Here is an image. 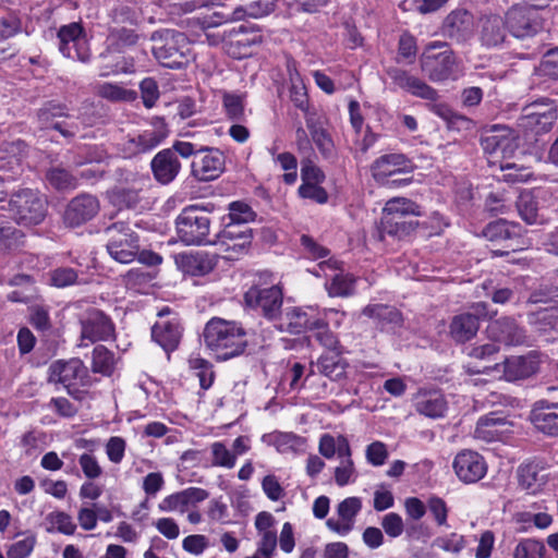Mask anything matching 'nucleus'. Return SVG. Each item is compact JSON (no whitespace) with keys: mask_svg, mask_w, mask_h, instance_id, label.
Segmentation results:
<instances>
[{"mask_svg":"<svg viewBox=\"0 0 558 558\" xmlns=\"http://www.w3.org/2000/svg\"><path fill=\"white\" fill-rule=\"evenodd\" d=\"M203 338L206 347L219 360H229L242 354L247 345L245 330L235 322L211 318L205 326Z\"/></svg>","mask_w":558,"mask_h":558,"instance_id":"1","label":"nucleus"},{"mask_svg":"<svg viewBox=\"0 0 558 558\" xmlns=\"http://www.w3.org/2000/svg\"><path fill=\"white\" fill-rule=\"evenodd\" d=\"M421 215L420 206L405 197H393L383 208L380 223L377 227L379 240L386 235L402 240L409 236L418 226L414 219Z\"/></svg>","mask_w":558,"mask_h":558,"instance_id":"2","label":"nucleus"},{"mask_svg":"<svg viewBox=\"0 0 558 558\" xmlns=\"http://www.w3.org/2000/svg\"><path fill=\"white\" fill-rule=\"evenodd\" d=\"M57 118L71 119L72 114L64 104L56 101H47L37 112V119L43 129H53L60 132L64 137H73L83 128L95 125L99 116L95 112L93 107H85L80 111L75 121H54Z\"/></svg>","mask_w":558,"mask_h":558,"instance_id":"3","label":"nucleus"},{"mask_svg":"<svg viewBox=\"0 0 558 558\" xmlns=\"http://www.w3.org/2000/svg\"><path fill=\"white\" fill-rule=\"evenodd\" d=\"M8 210L16 223L37 226L46 218L48 202L37 190L23 187L11 193Z\"/></svg>","mask_w":558,"mask_h":558,"instance_id":"4","label":"nucleus"},{"mask_svg":"<svg viewBox=\"0 0 558 558\" xmlns=\"http://www.w3.org/2000/svg\"><path fill=\"white\" fill-rule=\"evenodd\" d=\"M153 54L166 68L181 69L187 63V41L183 33L165 29L151 35Z\"/></svg>","mask_w":558,"mask_h":558,"instance_id":"5","label":"nucleus"},{"mask_svg":"<svg viewBox=\"0 0 558 558\" xmlns=\"http://www.w3.org/2000/svg\"><path fill=\"white\" fill-rule=\"evenodd\" d=\"M175 225L178 236L186 245L213 244V241L208 240L211 220L204 207H185L178 216Z\"/></svg>","mask_w":558,"mask_h":558,"instance_id":"6","label":"nucleus"},{"mask_svg":"<svg viewBox=\"0 0 558 558\" xmlns=\"http://www.w3.org/2000/svg\"><path fill=\"white\" fill-rule=\"evenodd\" d=\"M106 247L110 257L121 264L132 263L140 251V236L130 223L118 221L108 226L105 231Z\"/></svg>","mask_w":558,"mask_h":558,"instance_id":"7","label":"nucleus"},{"mask_svg":"<svg viewBox=\"0 0 558 558\" xmlns=\"http://www.w3.org/2000/svg\"><path fill=\"white\" fill-rule=\"evenodd\" d=\"M167 123L162 118H153L148 128L141 132L128 134L118 144L119 151L124 158H133L141 154H146L157 146L168 136Z\"/></svg>","mask_w":558,"mask_h":558,"instance_id":"8","label":"nucleus"},{"mask_svg":"<svg viewBox=\"0 0 558 558\" xmlns=\"http://www.w3.org/2000/svg\"><path fill=\"white\" fill-rule=\"evenodd\" d=\"M422 71L433 82L450 78L456 70V58L446 43L429 44L421 57Z\"/></svg>","mask_w":558,"mask_h":558,"instance_id":"9","label":"nucleus"},{"mask_svg":"<svg viewBox=\"0 0 558 558\" xmlns=\"http://www.w3.org/2000/svg\"><path fill=\"white\" fill-rule=\"evenodd\" d=\"M118 181L122 184L108 193L110 203L122 208H135L141 202V193L150 184L148 175L125 169L118 170Z\"/></svg>","mask_w":558,"mask_h":558,"instance_id":"10","label":"nucleus"},{"mask_svg":"<svg viewBox=\"0 0 558 558\" xmlns=\"http://www.w3.org/2000/svg\"><path fill=\"white\" fill-rule=\"evenodd\" d=\"M50 381L60 383L70 395L88 385V371L78 359L57 361L50 366Z\"/></svg>","mask_w":558,"mask_h":558,"instance_id":"11","label":"nucleus"},{"mask_svg":"<svg viewBox=\"0 0 558 558\" xmlns=\"http://www.w3.org/2000/svg\"><path fill=\"white\" fill-rule=\"evenodd\" d=\"M59 50L70 59L87 62L90 57L84 29L80 23L63 25L58 31Z\"/></svg>","mask_w":558,"mask_h":558,"instance_id":"12","label":"nucleus"},{"mask_svg":"<svg viewBox=\"0 0 558 558\" xmlns=\"http://www.w3.org/2000/svg\"><path fill=\"white\" fill-rule=\"evenodd\" d=\"M226 156L216 147L204 146L192 160L191 174L199 182L216 180L225 171Z\"/></svg>","mask_w":558,"mask_h":558,"instance_id":"13","label":"nucleus"},{"mask_svg":"<svg viewBox=\"0 0 558 558\" xmlns=\"http://www.w3.org/2000/svg\"><path fill=\"white\" fill-rule=\"evenodd\" d=\"M539 369V359L536 352H531L524 356H511L504 361V363H496L493 367L485 366L484 372L495 371L501 373L508 381H515L529 378L536 374Z\"/></svg>","mask_w":558,"mask_h":558,"instance_id":"14","label":"nucleus"},{"mask_svg":"<svg viewBox=\"0 0 558 558\" xmlns=\"http://www.w3.org/2000/svg\"><path fill=\"white\" fill-rule=\"evenodd\" d=\"M282 291L278 286L270 288L252 287L244 294L245 303L252 308H258L268 319L276 318L282 306Z\"/></svg>","mask_w":558,"mask_h":558,"instance_id":"15","label":"nucleus"},{"mask_svg":"<svg viewBox=\"0 0 558 558\" xmlns=\"http://www.w3.org/2000/svg\"><path fill=\"white\" fill-rule=\"evenodd\" d=\"M452 468L458 478L466 484L478 482L487 472L485 459L470 449L457 453Z\"/></svg>","mask_w":558,"mask_h":558,"instance_id":"16","label":"nucleus"},{"mask_svg":"<svg viewBox=\"0 0 558 558\" xmlns=\"http://www.w3.org/2000/svg\"><path fill=\"white\" fill-rule=\"evenodd\" d=\"M505 22L507 32L517 38L531 37L541 27L535 11L526 5H514L509 9Z\"/></svg>","mask_w":558,"mask_h":558,"instance_id":"17","label":"nucleus"},{"mask_svg":"<svg viewBox=\"0 0 558 558\" xmlns=\"http://www.w3.org/2000/svg\"><path fill=\"white\" fill-rule=\"evenodd\" d=\"M82 339L90 342L107 341L114 335V326L110 317L98 308H90L81 318Z\"/></svg>","mask_w":558,"mask_h":558,"instance_id":"18","label":"nucleus"},{"mask_svg":"<svg viewBox=\"0 0 558 558\" xmlns=\"http://www.w3.org/2000/svg\"><path fill=\"white\" fill-rule=\"evenodd\" d=\"M168 314H170L169 307H165L158 313L159 320L151 327V338L169 353L178 348L182 337V327L177 317L165 319Z\"/></svg>","mask_w":558,"mask_h":558,"instance_id":"19","label":"nucleus"},{"mask_svg":"<svg viewBox=\"0 0 558 558\" xmlns=\"http://www.w3.org/2000/svg\"><path fill=\"white\" fill-rule=\"evenodd\" d=\"M512 426L506 416L492 412L478 418L473 436L485 442L502 441L512 432Z\"/></svg>","mask_w":558,"mask_h":558,"instance_id":"20","label":"nucleus"},{"mask_svg":"<svg viewBox=\"0 0 558 558\" xmlns=\"http://www.w3.org/2000/svg\"><path fill=\"white\" fill-rule=\"evenodd\" d=\"M557 120V110L550 105L532 104L523 109L519 125L535 134L548 132Z\"/></svg>","mask_w":558,"mask_h":558,"instance_id":"21","label":"nucleus"},{"mask_svg":"<svg viewBox=\"0 0 558 558\" xmlns=\"http://www.w3.org/2000/svg\"><path fill=\"white\" fill-rule=\"evenodd\" d=\"M362 315L372 319L380 331L396 333L404 324L402 313L392 305L375 303L362 310Z\"/></svg>","mask_w":558,"mask_h":558,"instance_id":"22","label":"nucleus"},{"mask_svg":"<svg viewBox=\"0 0 558 558\" xmlns=\"http://www.w3.org/2000/svg\"><path fill=\"white\" fill-rule=\"evenodd\" d=\"M546 469L547 464L543 459L524 461L517 470L519 486L531 495L539 493L547 482Z\"/></svg>","mask_w":558,"mask_h":558,"instance_id":"23","label":"nucleus"},{"mask_svg":"<svg viewBox=\"0 0 558 558\" xmlns=\"http://www.w3.org/2000/svg\"><path fill=\"white\" fill-rule=\"evenodd\" d=\"M262 43V35L251 31L245 25L229 28L226 52L234 58L242 59L251 56L252 47Z\"/></svg>","mask_w":558,"mask_h":558,"instance_id":"24","label":"nucleus"},{"mask_svg":"<svg viewBox=\"0 0 558 558\" xmlns=\"http://www.w3.org/2000/svg\"><path fill=\"white\" fill-rule=\"evenodd\" d=\"M487 332L489 339L506 345L522 344L526 338L524 328L513 317L509 316L493 320L487 327Z\"/></svg>","mask_w":558,"mask_h":558,"instance_id":"25","label":"nucleus"},{"mask_svg":"<svg viewBox=\"0 0 558 558\" xmlns=\"http://www.w3.org/2000/svg\"><path fill=\"white\" fill-rule=\"evenodd\" d=\"M98 211V199L90 194H81L68 204L63 219L68 226L78 227L93 219Z\"/></svg>","mask_w":558,"mask_h":558,"instance_id":"26","label":"nucleus"},{"mask_svg":"<svg viewBox=\"0 0 558 558\" xmlns=\"http://www.w3.org/2000/svg\"><path fill=\"white\" fill-rule=\"evenodd\" d=\"M507 34L505 19L500 15H484L477 22L478 39L487 48L501 46L506 41Z\"/></svg>","mask_w":558,"mask_h":558,"instance_id":"27","label":"nucleus"},{"mask_svg":"<svg viewBox=\"0 0 558 558\" xmlns=\"http://www.w3.org/2000/svg\"><path fill=\"white\" fill-rule=\"evenodd\" d=\"M530 421L539 433L558 437V403L541 401L534 405Z\"/></svg>","mask_w":558,"mask_h":558,"instance_id":"28","label":"nucleus"},{"mask_svg":"<svg viewBox=\"0 0 558 558\" xmlns=\"http://www.w3.org/2000/svg\"><path fill=\"white\" fill-rule=\"evenodd\" d=\"M252 239L253 235H241V233L235 234L229 230H221L213 244L219 246L225 259L235 260L247 253Z\"/></svg>","mask_w":558,"mask_h":558,"instance_id":"29","label":"nucleus"},{"mask_svg":"<svg viewBox=\"0 0 558 558\" xmlns=\"http://www.w3.org/2000/svg\"><path fill=\"white\" fill-rule=\"evenodd\" d=\"M473 25V15L464 9H458L449 13L445 19L442 33L450 39L461 43L471 37Z\"/></svg>","mask_w":558,"mask_h":558,"instance_id":"30","label":"nucleus"},{"mask_svg":"<svg viewBox=\"0 0 558 558\" xmlns=\"http://www.w3.org/2000/svg\"><path fill=\"white\" fill-rule=\"evenodd\" d=\"M150 168L154 178L160 184L172 182L181 170V162L175 151L169 148L162 149L151 159Z\"/></svg>","mask_w":558,"mask_h":558,"instance_id":"31","label":"nucleus"},{"mask_svg":"<svg viewBox=\"0 0 558 558\" xmlns=\"http://www.w3.org/2000/svg\"><path fill=\"white\" fill-rule=\"evenodd\" d=\"M389 75L396 85L415 97L429 101H435L439 98L436 89L427 85L421 78L409 74L407 71L393 69L389 71Z\"/></svg>","mask_w":558,"mask_h":558,"instance_id":"32","label":"nucleus"},{"mask_svg":"<svg viewBox=\"0 0 558 558\" xmlns=\"http://www.w3.org/2000/svg\"><path fill=\"white\" fill-rule=\"evenodd\" d=\"M208 497L209 493L206 489L189 487L163 498L159 504V509L161 511L180 510L181 512H184L189 507L195 506L198 502L206 500Z\"/></svg>","mask_w":558,"mask_h":558,"instance_id":"33","label":"nucleus"},{"mask_svg":"<svg viewBox=\"0 0 558 558\" xmlns=\"http://www.w3.org/2000/svg\"><path fill=\"white\" fill-rule=\"evenodd\" d=\"M371 170L376 181H385L397 173L411 171V165L404 155L389 154L377 158Z\"/></svg>","mask_w":558,"mask_h":558,"instance_id":"34","label":"nucleus"},{"mask_svg":"<svg viewBox=\"0 0 558 558\" xmlns=\"http://www.w3.org/2000/svg\"><path fill=\"white\" fill-rule=\"evenodd\" d=\"M286 331L291 335H301L307 330H313L314 327L320 326L322 318L308 313L300 307H294L286 313L284 316Z\"/></svg>","mask_w":558,"mask_h":558,"instance_id":"35","label":"nucleus"},{"mask_svg":"<svg viewBox=\"0 0 558 558\" xmlns=\"http://www.w3.org/2000/svg\"><path fill=\"white\" fill-rule=\"evenodd\" d=\"M306 128L311 133L312 142L316 145L324 158L330 159L335 155L333 142L323 126V123L313 113L306 114Z\"/></svg>","mask_w":558,"mask_h":558,"instance_id":"36","label":"nucleus"},{"mask_svg":"<svg viewBox=\"0 0 558 558\" xmlns=\"http://www.w3.org/2000/svg\"><path fill=\"white\" fill-rule=\"evenodd\" d=\"M478 328L476 318L464 312L452 317L449 335L456 342L464 343L476 336Z\"/></svg>","mask_w":558,"mask_h":558,"instance_id":"37","label":"nucleus"},{"mask_svg":"<svg viewBox=\"0 0 558 558\" xmlns=\"http://www.w3.org/2000/svg\"><path fill=\"white\" fill-rule=\"evenodd\" d=\"M415 409L425 416L440 417L447 410V402L439 391H424L416 396Z\"/></svg>","mask_w":558,"mask_h":558,"instance_id":"38","label":"nucleus"},{"mask_svg":"<svg viewBox=\"0 0 558 558\" xmlns=\"http://www.w3.org/2000/svg\"><path fill=\"white\" fill-rule=\"evenodd\" d=\"M348 363L341 356V351L325 353L316 361L317 372L331 380H339L345 375Z\"/></svg>","mask_w":558,"mask_h":558,"instance_id":"39","label":"nucleus"},{"mask_svg":"<svg viewBox=\"0 0 558 558\" xmlns=\"http://www.w3.org/2000/svg\"><path fill=\"white\" fill-rule=\"evenodd\" d=\"M529 324L539 335L558 329V306H549L529 315Z\"/></svg>","mask_w":558,"mask_h":558,"instance_id":"40","label":"nucleus"},{"mask_svg":"<svg viewBox=\"0 0 558 558\" xmlns=\"http://www.w3.org/2000/svg\"><path fill=\"white\" fill-rule=\"evenodd\" d=\"M219 255L205 252L185 256L186 270L193 276H204L217 266Z\"/></svg>","mask_w":558,"mask_h":558,"instance_id":"41","label":"nucleus"},{"mask_svg":"<svg viewBox=\"0 0 558 558\" xmlns=\"http://www.w3.org/2000/svg\"><path fill=\"white\" fill-rule=\"evenodd\" d=\"M517 209L519 216L527 225H534L538 221V206L537 201L530 191L520 193L517 201Z\"/></svg>","mask_w":558,"mask_h":558,"instance_id":"42","label":"nucleus"},{"mask_svg":"<svg viewBox=\"0 0 558 558\" xmlns=\"http://www.w3.org/2000/svg\"><path fill=\"white\" fill-rule=\"evenodd\" d=\"M274 8L275 0H253L245 5L235 8L233 19L243 20L245 16L257 19L269 14Z\"/></svg>","mask_w":558,"mask_h":558,"instance_id":"43","label":"nucleus"},{"mask_svg":"<svg viewBox=\"0 0 558 558\" xmlns=\"http://www.w3.org/2000/svg\"><path fill=\"white\" fill-rule=\"evenodd\" d=\"M355 279L352 275L343 271L336 274L327 284V290L331 296H349L354 292Z\"/></svg>","mask_w":558,"mask_h":558,"instance_id":"44","label":"nucleus"},{"mask_svg":"<svg viewBox=\"0 0 558 558\" xmlns=\"http://www.w3.org/2000/svg\"><path fill=\"white\" fill-rule=\"evenodd\" d=\"M98 95L110 101H133L136 99V92L111 83L99 85Z\"/></svg>","mask_w":558,"mask_h":558,"instance_id":"45","label":"nucleus"},{"mask_svg":"<svg viewBox=\"0 0 558 558\" xmlns=\"http://www.w3.org/2000/svg\"><path fill=\"white\" fill-rule=\"evenodd\" d=\"M545 545L537 539L524 538L519 542L513 551V558H545Z\"/></svg>","mask_w":558,"mask_h":558,"instance_id":"46","label":"nucleus"},{"mask_svg":"<svg viewBox=\"0 0 558 558\" xmlns=\"http://www.w3.org/2000/svg\"><path fill=\"white\" fill-rule=\"evenodd\" d=\"M26 145L23 141L3 142L0 144V160L5 161L9 167L20 163L24 156Z\"/></svg>","mask_w":558,"mask_h":558,"instance_id":"47","label":"nucleus"},{"mask_svg":"<svg viewBox=\"0 0 558 558\" xmlns=\"http://www.w3.org/2000/svg\"><path fill=\"white\" fill-rule=\"evenodd\" d=\"M23 232L10 221L0 219V250H12L20 245Z\"/></svg>","mask_w":558,"mask_h":558,"instance_id":"48","label":"nucleus"},{"mask_svg":"<svg viewBox=\"0 0 558 558\" xmlns=\"http://www.w3.org/2000/svg\"><path fill=\"white\" fill-rule=\"evenodd\" d=\"M49 183L59 191L72 190L77 185L76 178L63 168H52L46 174Z\"/></svg>","mask_w":558,"mask_h":558,"instance_id":"49","label":"nucleus"},{"mask_svg":"<svg viewBox=\"0 0 558 558\" xmlns=\"http://www.w3.org/2000/svg\"><path fill=\"white\" fill-rule=\"evenodd\" d=\"M93 371L110 375L113 371V354L104 345H97L93 351Z\"/></svg>","mask_w":558,"mask_h":558,"instance_id":"50","label":"nucleus"},{"mask_svg":"<svg viewBox=\"0 0 558 558\" xmlns=\"http://www.w3.org/2000/svg\"><path fill=\"white\" fill-rule=\"evenodd\" d=\"M509 137L506 134H499L497 130L486 132L481 136V146L487 154L504 151L509 145Z\"/></svg>","mask_w":558,"mask_h":558,"instance_id":"51","label":"nucleus"},{"mask_svg":"<svg viewBox=\"0 0 558 558\" xmlns=\"http://www.w3.org/2000/svg\"><path fill=\"white\" fill-rule=\"evenodd\" d=\"M36 537L34 534H25L22 539L12 543L7 550L8 558H27L34 550Z\"/></svg>","mask_w":558,"mask_h":558,"instance_id":"52","label":"nucleus"},{"mask_svg":"<svg viewBox=\"0 0 558 558\" xmlns=\"http://www.w3.org/2000/svg\"><path fill=\"white\" fill-rule=\"evenodd\" d=\"M515 223L508 222L507 220L499 219L488 223L483 230V234L489 241H496L501 239H508L512 232L510 228H514Z\"/></svg>","mask_w":558,"mask_h":558,"instance_id":"53","label":"nucleus"},{"mask_svg":"<svg viewBox=\"0 0 558 558\" xmlns=\"http://www.w3.org/2000/svg\"><path fill=\"white\" fill-rule=\"evenodd\" d=\"M315 339L325 347L328 352H339L340 351V344L337 336L328 328L327 324L322 319L320 326L314 327Z\"/></svg>","mask_w":558,"mask_h":558,"instance_id":"54","label":"nucleus"},{"mask_svg":"<svg viewBox=\"0 0 558 558\" xmlns=\"http://www.w3.org/2000/svg\"><path fill=\"white\" fill-rule=\"evenodd\" d=\"M213 465L232 469L235 465V454H233L225 444L216 441L211 445Z\"/></svg>","mask_w":558,"mask_h":558,"instance_id":"55","label":"nucleus"},{"mask_svg":"<svg viewBox=\"0 0 558 558\" xmlns=\"http://www.w3.org/2000/svg\"><path fill=\"white\" fill-rule=\"evenodd\" d=\"M223 107L226 114L230 120L235 122L244 120V104L240 96L226 94L223 96Z\"/></svg>","mask_w":558,"mask_h":558,"instance_id":"56","label":"nucleus"},{"mask_svg":"<svg viewBox=\"0 0 558 558\" xmlns=\"http://www.w3.org/2000/svg\"><path fill=\"white\" fill-rule=\"evenodd\" d=\"M50 282L57 288H65L76 283L77 271L70 267H59L50 271Z\"/></svg>","mask_w":558,"mask_h":558,"instance_id":"57","label":"nucleus"},{"mask_svg":"<svg viewBox=\"0 0 558 558\" xmlns=\"http://www.w3.org/2000/svg\"><path fill=\"white\" fill-rule=\"evenodd\" d=\"M290 99L296 108L301 109L302 111H307L308 99L306 88L299 73H295V77L292 75Z\"/></svg>","mask_w":558,"mask_h":558,"instance_id":"58","label":"nucleus"},{"mask_svg":"<svg viewBox=\"0 0 558 558\" xmlns=\"http://www.w3.org/2000/svg\"><path fill=\"white\" fill-rule=\"evenodd\" d=\"M78 464L86 478L94 481L102 475V468L97 458L88 452H84L78 457Z\"/></svg>","mask_w":558,"mask_h":558,"instance_id":"59","label":"nucleus"},{"mask_svg":"<svg viewBox=\"0 0 558 558\" xmlns=\"http://www.w3.org/2000/svg\"><path fill=\"white\" fill-rule=\"evenodd\" d=\"M527 302L532 304L555 302V306H558V287L541 284L530 294Z\"/></svg>","mask_w":558,"mask_h":558,"instance_id":"60","label":"nucleus"},{"mask_svg":"<svg viewBox=\"0 0 558 558\" xmlns=\"http://www.w3.org/2000/svg\"><path fill=\"white\" fill-rule=\"evenodd\" d=\"M51 525L60 533L65 535L74 534L76 524L72 517L63 511H56L48 515Z\"/></svg>","mask_w":558,"mask_h":558,"instance_id":"61","label":"nucleus"},{"mask_svg":"<svg viewBox=\"0 0 558 558\" xmlns=\"http://www.w3.org/2000/svg\"><path fill=\"white\" fill-rule=\"evenodd\" d=\"M362 508V502L357 497H349L338 505V514L342 521L353 524L355 515Z\"/></svg>","mask_w":558,"mask_h":558,"instance_id":"62","label":"nucleus"},{"mask_svg":"<svg viewBox=\"0 0 558 558\" xmlns=\"http://www.w3.org/2000/svg\"><path fill=\"white\" fill-rule=\"evenodd\" d=\"M153 279L150 272L143 268H132L123 276V282L129 289H140Z\"/></svg>","mask_w":558,"mask_h":558,"instance_id":"63","label":"nucleus"},{"mask_svg":"<svg viewBox=\"0 0 558 558\" xmlns=\"http://www.w3.org/2000/svg\"><path fill=\"white\" fill-rule=\"evenodd\" d=\"M228 217L231 221L246 225L250 221H254L256 214L248 205L241 202H234L230 205Z\"/></svg>","mask_w":558,"mask_h":558,"instance_id":"64","label":"nucleus"}]
</instances>
